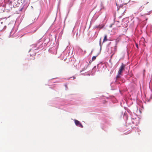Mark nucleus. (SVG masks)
I'll return each mask as SVG.
<instances>
[{"label":"nucleus","mask_w":152,"mask_h":152,"mask_svg":"<svg viewBox=\"0 0 152 152\" xmlns=\"http://www.w3.org/2000/svg\"><path fill=\"white\" fill-rule=\"evenodd\" d=\"M126 19H127V18H124L122 20V22H124V21H125V20Z\"/></svg>","instance_id":"5701e85b"},{"label":"nucleus","mask_w":152,"mask_h":152,"mask_svg":"<svg viewBox=\"0 0 152 152\" xmlns=\"http://www.w3.org/2000/svg\"><path fill=\"white\" fill-rule=\"evenodd\" d=\"M39 49L41 50V46L39 45L38 42L35 44L31 45L30 46V49L29 52H32L34 53V54H30L31 56H33L34 54H35L36 53L38 52V50Z\"/></svg>","instance_id":"7ed1b4c3"},{"label":"nucleus","mask_w":152,"mask_h":152,"mask_svg":"<svg viewBox=\"0 0 152 152\" xmlns=\"http://www.w3.org/2000/svg\"><path fill=\"white\" fill-rule=\"evenodd\" d=\"M144 8V7H142V6L140 7L139 9V10H140V11H141L142 10V9Z\"/></svg>","instance_id":"4be33fe9"},{"label":"nucleus","mask_w":152,"mask_h":152,"mask_svg":"<svg viewBox=\"0 0 152 152\" xmlns=\"http://www.w3.org/2000/svg\"><path fill=\"white\" fill-rule=\"evenodd\" d=\"M72 6V4L71 3L70 4V7H71Z\"/></svg>","instance_id":"473e14b6"},{"label":"nucleus","mask_w":152,"mask_h":152,"mask_svg":"<svg viewBox=\"0 0 152 152\" xmlns=\"http://www.w3.org/2000/svg\"><path fill=\"white\" fill-rule=\"evenodd\" d=\"M91 60L90 61L88 60V61H84L81 63L80 67V72H81L86 70L89 65V63H91Z\"/></svg>","instance_id":"39448f33"},{"label":"nucleus","mask_w":152,"mask_h":152,"mask_svg":"<svg viewBox=\"0 0 152 152\" xmlns=\"http://www.w3.org/2000/svg\"><path fill=\"white\" fill-rule=\"evenodd\" d=\"M19 19V18H18L16 20H18Z\"/></svg>","instance_id":"ea45409f"},{"label":"nucleus","mask_w":152,"mask_h":152,"mask_svg":"<svg viewBox=\"0 0 152 152\" xmlns=\"http://www.w3.org/2000/svg\"><path fill=\"white\" fill-rule=\"evenodd\" d=\"M84 53H86V50L84 51Z\"/></svg>","instance_id":"58836bf2"},{"label":"nucleus","mask_w":152,"mask_h":152,"mask_svg":"<svg viewBox=\"0 0 152 152\" xmlns=\"http://www.w3.org/2000/svg\"><path fill=\"white\" fill-rule=\"evenodd\" d=\"M107 35L106 34H105L104 36L103 40L102 42V43L104 42H105L107 40Z\"/></svg>","instance_id":"a211bd4d"},{"label":"nucleus","mask_w":152,"mask_h":152,"mask_svg":"<svg viewBox=\"0 0 152 152\" xmlns=\"http://www.w3.org/2000/svg\"><path fill=\"white\" fill-rule=\"evenodd\" d=\"M104 66L103 64L102 63H100L98 64L97 66V67L98 69V71H101L102 70V69L103 68Z\"/></svg>","instance_id":"ddd939ff"},{"label":"nucleus","mask_w":152,"mask_h":152,"mask_svg":"<svg viewBox=\"0 0 152 152\" xmlns=\"http://www.w3.org/2000/svg\"><path fill=\"white\" fill-rule=\"evenodd\" d=\"M96 56H93V57L92 58V59H91L92 61H94L96 59Z\"/></svg>","instance_id":"412c9836"},{"label":"nucleus","mask_w":152,"mask_h":152,"mask_svg":"<svg viewBox=\"0 0 152 152\" xmlns=\"http://www.w3.org/2000/svg\"><path fill=\"white\" fill-rule=\"evenodd\" d=\"M48 51L50 53L54 54H56L57 53V50L55 47L50 48L48 50Z\"/></svg>","instance_id":"f8f14e48"},{"label":"nucleus","mask_w":152,"mask_h":152,"mask_svg":"<svg viewBox=\"0 0 152 152\" xmlns=\"http://www.w3.org/2000/svg\"><path fill=\"white\" fill-rule=\"evenodd\" d=\"M116 21L118 22H119V21H116Z\"/></svg>","instance_id":"79ce46f5"},{"label":"nucleus","mask_w":152,"mask_h":152,"mask_svg":"<svg viewBox=\"0 0 152 152\" xmlns=\"http://www.w3.org/2000/svg\"><path fill=\"white\" fill-rule=\"evenodd\" d=\"M96 19H95L94 20V21L96 20Z\"/></svg>","instance_id":"a19ab883"},{"label":"nucleus","mask_w":152,"mask_h":152,"mask_svg":"<svg viewBox=\"0 0 152 152\" xmlns=\"http://www.w3.org/2000/svg\"><path fill=\"white\" fill-rule=\"evenodd\" d=\"M29 4L27 0H23V3L19 10L20 12L23 9H26L28 6Z\"/></svg>","instance_id":"0eeeda50"},{"label":"nucleus","mask_w":152,"mask_h":152,"mask_svg":"<svg viewBox=\"0 0 152 152\" xmlns=\"http://www.w3.org/2000/svg\"><path fill=\"white\" fill-rule=\"evenodd\" d=\"M65 86H66V87H67V86L66 85H65Z\"/></svg>","instance_id":"37998d69"},{"label":"nucleus","mask_w":152,"mask_h":152,"mask_svg":"<svg viewBox=\"0 0 152 152\" xmlns=\"http://www.w3.org/2000/svg\"><path fill=\"white\" fill-rule=\"evenodd\" d=\"M13 31H14V30L12 29V30L10 32V34H12V33L13 32Z\"/></svg>","instance_id":"cd10ccee"},{"label":"nucleus","mask_w":152,"mask_h":152,"mask_svg":"<svg viewBox=\"0 0 152 152\" xmlns=\"http://www.w3.org/2000/svg\"><path fill=\"white\" fill-rule=\"evenodd\" d=\"M94 49H92V50H91V52L89 54V55H91L92 53L94 51Z\"/></svg>","instance_id":"393cba45"},{"label":"nucleus","mask_w":152,"mask_h":152,"mask_svg":"<svg viewBox=\"0 0 152 152\" xmlns=\"http://www.w3.org/2000/svg\"><path fill=\"white\" fill-rule=\"evenodd\" d=\"M72 77H73V80L75 79L76 78V77L75 76H73L72 77H71V78H72Z\"/></svg>","instance_id":"2f4dec72"},{"label":"nucleus","mask_w":152,"mask_h":152,"mask_svg":"<svg viewBox=\"0 0 152 152\" xmlns=\"http://www.w3.org/2000/svg\"><path fill=\"white\" fill-rule=\"evenodd\" d=\"M150 98L151 99H152V95H151Z\"/></svg>","instance_id":"e433bc0d"},{"label":"nucleus","mask_w":152,"mask_h":152,"mask_svg":"<svg viewBox=\"0 0 152 152\" xmlns=\"http://www.w3.org/2000/svg\"><path fill=\"white\" fill-rule=\"evenodd\" d=\"M39 28V27H37V28H36V30H34L33 32L34 33V32H35L37 30V29H38Z\"/></svg>","instance_id":"bb28decb"},{"label":"nucleus","mask_w":152,"mask_h":152,"mask_svg":"<svg viewBox=\"0 0 152 152\" xmlns=\"http://www.w3.org/2000/svg\"><path fill=\"white\" fill-rule=\"evenodd\" d=\"M60 100L61 102H64V99H60Z\"/></svg>","instance_id":"c756f323"},{"label":"nucleus","mask_w":152,"mask_h":152,"mask_svg":"<svg viewBox=\"0 0 152 152\" xmlns=\"http://www.w3.org/2000/svg\"><path fill=\"white\" fill-rule=\"evenodd\" d=\"M96 71V66H94L92 69L91 72V73L89 75H94Z\"/></svg>","instance_id":"4468645a"},{"label":"nucleus","mask_w":152,"mask_h":152,"mask_svg":"<svg viewBox=\"0 0 152 152\" xmlns=\"http://www.w3.org/2000/svg\"><path fill=\"white\" fill-rule=\"evenodd\" d=\"M102 44H103V43H102ZM102 44L101 43V39H100L99 40V46H100V50H101V49H102Z\"/></svg>","instance_id":"aec40b11"},{"label":"nucleus","mask_w":152,"mask_h":152,"mask_svg":"<svg viewBox=\"0 0 152 152\" xmlns=\"http://www.w3.org/2000/svg\"><path fill=\"white\" fill-rule=\"evenodd\" d=\"M15 0H11V1H12H12H15ZM18 1H19V0H18Z\"/></svg>","instance_id":"f704fd0d"},{"label":"nucleus","mask_w":152,"mask_h":152,"mask_svg":"<svg viewBox=\"0 0 152 152\" xmlns=\"http://www.w3.org/2000/svg\"><path fill=\"white\" fill-rule=\"evenodd\" d=\"M147 20V19H146V20Z\"/></svg>","instance_id":"a18cd8bd"},{"label":"nucleus","mask_w":152,"mask_h":152,"mask_svg":"<svg viewBox=\"0 0 152 152\" xmlns=\"http://www.w3.org/2000/svg\"><path fill=\"white\" fill-rule=\"evenodd\" d=\"M50 42V39L48 38H42L38 41L39 45L41 46V50L44 48Z\"/></svg>","instance_id":"20e7f679"},{"label":"nucleus","mask_w":152,"mask_h":152,"mask_svg":"<svg viewBox=\"0 0 152 152\" xmlns=\"http://www.w3.org/2000/svg\"><path fill=\"white\" fill-rule=\"evenodd\" d=\"M6 18H2L0 19V31L2 30L5 29L6 27V26L4 25V24L3 22H1V21L3 19Z\"/></svg>","instance_id":"1a4fd4ad"},{"label":"nucleus","mask_w":152,"mask_h":152,"mask_svg":"<svg viewBox=\"0 0 152 152\" xmlns=\"http://www.w3.org/2000/svg\"><path fill=\"white\" fill-rule=\"evenodd\" d=\"M73 65H74V67H75V69H77L78 68V67L77 66V62H74L73 63Z\"/></svg>","instance_id":"6ab92c4d"},{"label":"nucleus","mask_w":152,"mask_h":152,"mask_svg":"<svg viewBox=\"0 0 152 152\" xmlns=\"http://www.w3.org/2000/svg\"><path fill=\"white\" fill-rule=\"evenodd\" d=\"M145 71V70H143V71Z\"/></svg>","instance_id":"49530a36"},{"label":"nucleus","mask_w":152,"mask_h":152,"mask_svg":"<svg viewBox=\"0 0 152 152\" xmlns=\"http://www.w3.org/2000/svg\"><path fill=\"white\" fill-rule=\"evenodd\" d=\"M116 4L117 8V10L118 11L119 10L122 12L124 11L122 13L121 15L118 17V19H120L122 18V16H123L124 15V13L126 12V11L127 7L125 5L126 4H120V5L117 3Z\"/></svg>","instance_id":"423d86ee"},{"label":"nucleus","mask_w":152,"mask_h":152,"mask_svg":"<svg viewBox=\"0 0 152 152\" xmlns=\"http://www.w3.org/2000/svg\"><path fill=\"white\" fill-rule=\"evenodd\" d=\"M101 127L102 129L104 130H105V129L104 128L103 126H101Z\"/></svg>","instance_id":"a878e982"},{"label":"nucleus","mask_w":152,"mask_h":152,"mask_svg":"<svg viewBox=\"0 0 152 152\" xmlns=\"http://www.w3.org/2000/svg\"><path fill=\"white\" fill-rule=\"evenodd\" d=\"M17 30H16L15 31V32L13 33V34L12 35V36H11V34H10V36H9V37H10L12 36V37H15V36H17L16 35V32H17Z\"/></svg>","instance_id":"f3484780"},{"label":"nucleus","mask_w":152,"mask_h":152,"mask_svg":"<svg viewBox=\"0 0 152 152\" xmlns=\"http://www.w3.org/2000/svg\"><path fill=\"white\" fill-rule=\"evenodd\" d=\"M152 11L151 10V11H150L149 12L147 13V15H149L150 13V12H151Z\"/></svg>","instance_id":"c85d7f7f"},{"label":"nucleus","mask_w":152,"mask_h":152,"mask_svg":"<svg viewBox=\"0 0 152 152\" xmlns=\"http://www.w3.org/2000/svg\"><path fill=\"white\" fill-rule=\"evenodd\" d=\"M129 114L131 116V114L132 113L130 111V110H129Z\"/></svg>","instance_id":"72a5a7b5"},{"label":"nucleus","mask_w":152,"mask_h":152,"mask_svg":"<svg viewBox=\"0 0 152 152\" xmlns=\"http://www.w3.org/2000/svg\"><path fill=\"white\" fill-rule=\"evenodd\" d=\"M94 17H93V18H92V20H94Z\"/></svg>","instance_id":"4c0bfd02"},{"label":"nucleus","mask_w":152,"mask_h":152,"mask_svg":"<svg viewBox=\"0 0 152 152\" xmlns=\"http://www.w3.org/2000/svg\"><path fill=\"white\" fill-rule=\"evenodd\" d=\"M66 105V104L65 103L62 104H61L58 105H56V107L58 109H61L62 110H65L64 109V107Z\"/></svg>","instance_id":"9b49d317"},{"label":"nucleus","mask_w":152,"mask_h":152,"mask_svg":"<svg viewBox=\"0 0 152 152\" xmlns=\"http://www.w3.org/2000/svg\"><path fill=\"white\" fill-rule=\"evenodd\" d=\"M8 4L9 6L10 5V8H12V1L11 0H0V12H4L5 10L6 4Z\"/></svg>","instance_id":"f03ea898"},{"label":"nucleus","mask_w":152,"mask_h":152,"mask_svg":"<svg viewBox=\"0 0 152 152\" xmlns=\"http://www.w3.org/2000/svg\"><path fill=\"white\" fill-rule=\"evenodd\" d=\"M19 4L20 3L17 1V2L14 3V4L13 5V6L14 7H18Z\"/></svg>","instance_id":"dca6fc26"},{"label":"nucleus","mask_w":152,"mask_h":152,"mask_svg":"<svg viewBox=\"0 0 152 152\" xmlns=\"http://www.w3.org/2000/svg\"><path fill=\"white\" fill-rule=\"evenodd\" d=\"M78 34V32H77V34H76V36L77 37Z\"/></svg>","instance_id":"c9c22d12"},{"label":"nucleus","mask_w":152,"mask_h":152,"mask_svg":"<svg viewBox=\"0 0 152 152\" xmlns=\"http://www.w3.org/2000/svg\"><path fill=\"white\" fill-rule=\"evenodd\" d=\"M104 25L103 24H100L98 26H96L94 28H97L99 29L102 28L104 26Z\"/></svg>","instance_id":"2eb2a0df"},{"label":"nucleus","mask_w":152,"mask_h":152,"mask_svg":"<svg viewBox=\"0 0 152 152\" xmlns=\"http://www.w3.org/2000/svg\"><path fill=\"white\" fill-rule=\"evenodd\" d=\"M140 131H139V130H138H138H137V132L138 133V134L139 135L140 134Z\"/></svg>","instance_id":"7c9ffc66"},{"label":"nucleus","mask_w":152,"mask_h":152,"mask_svg":"<svg viewBox=\"0 0 152 152\" xmlns=\"http://www.w3.org/2000/svg\"><path fill=\"white\" fill-rule=\"evenodd\" d=\"M125 66L124 65V64L122 63L118 71V74L117 75L116 78H119L121 77V74L122 72L124 70Z\"/></svg>","instance_id":"6e6552de"},{"label":"nucleus","mask_w":152,"mask_h":152,"mask_svg":"<svg viewBox=\"0 0 152 152\" xmlns=\"http://www.w3.org/2000/svg\"><path fill=\"white\" fill-rule=\"evenodd\" d=\"M74 121L75 124L77 126L81 128H83V126L80 121L76 119H74Z\"/></svg>","instance_id":"9d476101"},{"label":"nucleus","mask_w":152,"mask_h":152,"mask_svg":"<svg viewBox=\"0 0 152 152\" xmlns=\"http://www.w3.org/2000/svg\"><path fill=\"white\" fill-rule=\"evenodd\" d=\"M121 118L122 117L123 119L126 121V126L127 128H126L127 129L131 130L133 128L135 127V126L139 123L138 121L139 118L137 117V115H135L136 117L133 118V116H131V121L128 119V116L126 114V112L125 111L124 112H122L121 113Z\"/></svg>","instance_id":"f257e3e1"},{"label":"nucleus","mask_w":152,"mask_h":152,"mask_svg":"<svg viewBox=\"0 0 152 152\" xmlns=\"http://www.w3.org/2000/svg\"><path fill=\"white\" fill-rule=\"evenodd\" d=\"M79 32L80 33V29L79 30Z\"/></svg>","instance_id":"c03bdc74"},{"label":"nucleus","mask_w":152,"mask_h":152,"mask_svg":"<svg viewBox=\"0 0 152 152\" xmlns=\"http://www.w3.org/2000/svg\"><path fill=\"white\" fill-rule=\"evenodd\" d=\"M135 45H136V46L137 48V49H138L139 47H138V44L137 43H136Z\"/></svg>","instance_id":"b1692460"}]
</instances>
